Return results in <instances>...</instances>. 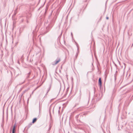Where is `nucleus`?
<instances>
[{
    "label": "nucleus",
    "instance_id": "1",
    "mask_svg": "<svg viewBox=\"0 0 133 133\" xmlns=\"http://www.w3.org/2000/svg\"><path fill=\"white\" fill-rule=\"evenodd\" d=\"M61 61L60 59L59 58L57 60H56L55 62H54V63L53 64V65H55L57 64L60 61Z\"/></svg>",
    "mask_w": 133,
    "mask_h": 133
},
{
    "label": "nucleus",
    "instance_id": "2",
    "mask_svg": "<svg viewBox=\"0 0 133 133\" xmlns=\"http://www.w3.org/2000/svg\"><path fill=\"white\" fill-rule=\"evenodd\" d=\"M98 83L99 85L101 86V85L102 83L101 81V78H99V79Z\"/></svg>",
    "mask_w": 133,
    "mask_h": 133
},
{
    "label": "nucleus",
    "instance_id": "3",
    "mask_svg": "<svg viewBox=\"0 0 133 133\" xmlns=\"http://www.w3.org/2000/svg\"><path fill=\"white\" fill-rule=\"evenodd\" d=\"M37 119L36 118H34L33 119L32 123H34L35 122L37 121Z\"/></svg>",
    "mask_w": 133,
    "mask_h": 133
},
{
    "label": "nucleus",
    "instance_id": "4",
    "mask_svg": "<svg viewBox=\"0 0 133 133\" xmlns=\"http://www.w3.org/2000/svg\"><path fill=\"white\" fill-rule=\"evenodd\" d=\"M15 127L14 126L13 128L12 133H15Z\"/></svg>",
    "mask_w": 133,
    "mask_h": 133
},
{
    "label": "nucleus",
    "instance_id": "5",
    "mask_svg": "<svg viewBox=\"0 0 133 133\" xmlns=\"http://www.w3.org/2000/svg\"><path fill=\"white\" fill-rule=\"evenodd\" d=\"M107 19H108V17H107Z\"/></svg>",
    "mask_w": 133,
    "mask_h": 133
}]
</instances>
